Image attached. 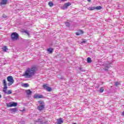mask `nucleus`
<instances>
[{"instance_id": "4468645a", "label": "nucleus", "mask_w": 124, "mask_h": 124, "mask_svg": "<svg viewBox=\"0 0 124 124\" xmlns=\"http://www.w3.org/2000/svg\"><path fill=\"white\" fill-rule=\"evenodd\" d=\"M26 93L27 95H31L32 93V92L31 91V90H26Z\"/></svg>"}, {"instance_id": "aec40b11", "label": "nucleus", "mask_w": 124, "mask_h": 124, "mask_svg": "<svg viewBox=\"0 0 124 124\" xmlns=\"http://www.w3.org/2000/svg\"><path fill=\"white\" fill-rule=\"evenodd\" d=\"M93 62V61L92 60V59H91V58H90V57L87 58L88 63H91V62Z\"/></svg>"}, {"instance_id": "e433bc0d", "label": "nucleus", "mask_w": 124, "mask_h": 124, "mask_svg": "<svg viewBox=\"0 0 124 124\" xmlns=\"http://www.w3.org/2000/svg\"><path fill=\"white\" fill-rule=\"evenodd\" d=\"M22 111H25V109H23Z\"/></svg>"}, {"instance_id": "f704fd0d", "label": "nucleus", "mask_w": 124, "mask_h": 124, "mask_svg": "<svg viewBox=\"0 0 124 124\" xmlns=\"http://www.w3.org/2000/svg\"><path fill=\"white\" fill-rule=\"evenodd\" d=\"M0 98H1V95L0 94Z\"/></svg>"}, {"instance_id": "6ab92c4d", "label": "nucleus", "mask_w": 124, "mask_h": 124, "mask_svg": "<svg viewBox=\"0 0 124 124\" xmlns=\"http://www.w3.org/2000/svg\"><path fill=\"white\" fill-rule=\"evenodd\" d=\"M95 9H96L97 10H101V9H102V7L100 6H97V7L95 6Z\"/></svg>"}, {"instance_id": "1a4fd4ad", "label": "nucleus", "mask_w": 124, "mask_h": 124, "mask_svg": "<svg viewBox=\"0 0 124 124\" xmlns=\"http://www.w3.org/2000/svg\"><path fill=\"white\" fill-rule=\"evenodd\" d=\"M33 98H43V95L40 94H35L34 95Z\"/></svg>"}, {"instance_id": "39448f33", "label": "nucleus", "mask_w": 124, "mask_h": 124, "mask_svg": "<svg viewBox=\"0 0 124 124\" xmlns=\"http://www.w3.org/2000/svg\"><path fill=\"white\" fill-rule=\"evenodd\" d=\"M111 65L112 62H108V63L107 62L106 64L104 65L103 69L105 70V71H108V69H109V68L110 67H112Z\"/></svg>"}, {"instance_id": "dca6fc26", "label": "nucleus", "mask_w": 124, "mask_h": 124, "mask_svg": "<svg viewBox=\"0 0 124 124\" xmlns=\"http://www.w3.org/2000/svg\"><path fill=\"white\" fill-rule=\"evenodd\" d=\"M22 32H24V33H26L27 34V35H28L29 37H30V32H29V31H27V30H24Z\"/></svg>"}, {"instance_id": "b1692460", "label": "nucleus", "mask_w": 124, "mask_h": 124, "mask_svg": "<svg viewBox=\"0 0 124 124\" xmlns=\"http://www.w3.org/2000/svg\"><path fill=\"white\" fill-rule=\"evenodd\" d=\"M46 90L47 92H51L52 91V88H51V87H47L46 88Z\"/></svg>"}, {"instance_id": "0eeeda50", "label": "nucleus", "mask_w": 124, "mask_h": 124, "mask_svg": "<svg viewBox=\"0 0 124 124\" xmlns=\"http://www.w3.org/2000/svg\"><path fill=\"white\" fill-rule=\"evenodd\" d=\"M7 80L8 82H10L11 83H14V79H13V77L11 76H9L7 78Z\"/></svg>"}, {"instance_id": "f3484780", "label": "nucleus", "mask_w": 124, "mask_h": 124, "mask_svg": "<svg viewBox=\"0 0 124 124\" xmlns=\"http://www.w3.org/2000/svg\"><path fill=\"white\" fill-rule=\"evenodd\" d=\"M53 48H49L47 49V51L49 54H52L53 53Z\"/></svg>"}, {"instance_id": "7ed1b4c3", "label": "nucleus", "mask_w": 124, "mask_h": 124, "mask_svg": "<svg viewBox=\"0 0 124 124\" xmlns=\"http://www.w3.org/2000/svg\"><path fill=\"white\" fill-rule=\"evenodd\" d=\"M11 38L13 41L19 40V39H20L19 34L16 32H14L11 34Z\"/></svg>"}, {"instance_id": "f03ea898", "label": "nucleus", "mask_w": 124, "mask_h": 124, "mask_svg": "<svg viewBox=\"0 0 124 124\" xmlns=\"http://www.w3.org/2000/svg\"><path fill=\"white\" fill-rule=\"evenodd\" d=\"M3 92L4 93L7 94H11L12 93V90H10L8 91V92H6L7 90V83H6V80L5 79L3 80Z\"/></svg>"}, {"instance_id": "f8f14e48", "label": "nucleus", "mask_w": 124, "mask_h": 124, "mask_svg": "<svg viewBox=\"0 0 124 124\" xmlns=\"http://www.w3.org/2000/svg\"><path fill=\"white\" fill-rule=\"evenodd\" d=\"M70 5H71V3L70 2L66 3L64 4V8H67V7H68V6H70Z\"/></svg>"}, {"instance_id": "a878e982", "label": "nucleus", "mask_w": 124, "mask_h": 124, "mask_svg": "<svg viewBox=\"0 0 124 124\" xmlns=\"http://www.w3.org/2000/svg\"><path fill=\"white\" fill-rule=\"evenodd\" d=\"M104 91V88L103 87H101L100 89V93H103Z\"/></svg>"}, {"instance_id": "2f4dec72", "label": "nucleus", "mask_w": 124, "mask_h": 124, "mask_svg": "<svg viewBox=\"0 0 124 124\" xmlns=\"http://www.w3.org/2000/svg\"><path fill=\"white\" fill-rule=\"evenodd\" d=\"M79 70H80V71H83L82 68H79Z\"/></svg>"}, {"instance_id": "20e7f679", "label": "nucleus", "mask_w": 124, "mask_h": 124, "mask_svg": "<svg viewBox=\"0 0 124 124\" xmlns=\"http://www.w3.org/2000/svg\"><path fill=\"white\" fill-rule=\"evenodd\" d=\"M38 103H39L40 105L38 107L37 109L39 111H42L45 108V103L41 100L39 101Z\"/></svg>"}, {"instance_id": "c85d7f7f", "label": "nucleus", "mask_w": 124, "mask_h": 124, "mask_svg": "<svg viewBox=\"0 0 124 124\" xmlns=\"http://www.w3.org/2000/svg\"><path fill=\"white\" fill-rule=\"evenodd\" d=\"M14 82H9L8 83V86H11L12 85V84H13Z\"/></svg>"}, {"instance_id": "6e6552de", "label": "nucleus", "mask_w": 124, "mask_h": 124, "mask_svg": "<svg viewBox=\"0 0 124 124\" xmlns=\"http://www.w3.org/2000/svg\"><path fill=\"white\" fill-rule=\"evenodd\" d=\"M46 123L43 122L41 119H38L35 122V124H46Z\"/></svg>"}, {"instance_id": "9d476101", "label": "nucleus", "mask_w": 124, "mask_h": 124, "mask_svg": "<svg viewBox=\"0 0 124 124\" xmlns=\"http://www.w3.org/2000/svg\"><path fill=\"white\" fill-rule=\"evenodd\" d=\"M7 3V0H2L0 2V5H4Z\"/></svg>"}, {"instance_id": "58836bf2", "label": "nucleus", "mask_w": 124, "mask_h": 124, "mask_svg": "<svg viewBox=\"0 0 124 124\" xmlns=\"http://www.w3.org/2000/svg\"><path fill=\"white\" fill-rule=\"evenodd\" d=\"M76 124V123H74V124Z\"/></svg>"}, {"instance_id": "2eb2a0df", "label": "nucleus", "mask_w": 124, "mask_h": 124, "mask_svg": "<svg viewBox=\"0 0 124 124\" xmlns=\"http://www.w3.org/2000/svg\"><path fill=\"white\" fill-rule=\"evenodd\" d=\"M62 123H63V121L62 120V118H60L58 120L57 124H62Z\"/></svg>"}, {"instance_id": "4c0bfd02", "label": "nucleus", "mask_w": 124, "mask_h": 124, "mask_svg": "<svg viewBox=\"0 0 124 124\" xmlns=\"http://www.w3.org/2000/svg\"><path fill=\"white\" fill-rule=\"evenodd\" d=\"M1 28H0V30H1Z\"/></svg>"}, {"instance_id": "9b49d317", "label": "nucleus", "mask_w": 124, "mask_h": 124, "mask_svg": "<svg viewBox=\"0 0 124 124\" xmlns=\"http://www.w3.org/2000/svg\"><path fill=\"white\" fill-rule=\"evenodd\" d=\"M82 33H84V31L82 30H78V32H76V35H81Z\"/></svg>"}, {"instance_id": "c756f323", "label": "nucleus", "mask_w": 124, "mask_h": 124, "mask_svg": "<svg viewBox=\"0 0 124 124\" xmlns=\"http://www.w3.org/2000/svg\"><path fill=\"white\" fill-rule=\"evenodd\" d=\"M86 42H87V41L83 40L82 42H81V43H86Z\"/></svg>"}, {"instance_id": "72a5a7b5", "label": "nucleus", "mask_w": 124, "mask_h": 124, "mask_svg": "<svg viewBox=\"0 0 124 124\" xmlns=\"http://www.w3.org/2000/svg\"><path fill=\"white\" fill-rule=\"evenodd\" d=\"M62 0V1H64V0L65 1L66 0Z\"/></svg>"}, {"instance_id": "412c9836", "label": "nucleus", "mask_w": 124, "mask_h": 124, "mask_svg": "<svg viewBox=\"0 0 124 124\" xmlns=\"http://www.w3.org/2000/svg\"><path fill=\"white\" fill-rule=\"evenodd\" d=\"M2 49L4 51V52H7V50H8L6 46H4Z\"/></svg>"}, {"instance_id": "cd10ccee", "label": "nucleus", "mask_w": 124, "mask_h": 124, "mask_svg": "<svg viewBox=\"0 0 124 124\" xmlns=\"http://www.w3.org/2000/svg\"><path fill=\"white\" fill-rule=\"evenodd\" d=\"M43 87L44 89H46H46H47V88H48L47 86V85H46V84H44L43 85Z\"/></svg>"}, {"instance_id": "5701e85b", "label": "nucleus", "mask_w": 124, "mask_h": 124, "mask_svg": "<svg viewBox=\"0 0 124 124\" xmlns=\"http://www.w3.org/2000/svg\"><path fill=\"white\" fill-rule=\"evenodd\" d=\"M66 27H67L68 28H69L70 27V24H69V22H66L65 23Z\"/></svg>"}, {"instance_id": "bb28decb", "label": "nucleus", "mask_w": 124, "mask_h": 124, "mask_svg": "<svg viewBox=\"0 0 124 124\" xmlns=\"http://www.w3.org/2000/svg\"><path fill=\"white\" fill-rule=\"evenodd\" d=\"M119 85H120V83L118 82H115L114 86L115 87H118V86H119Z\"/></svg>"}, {"instance_id": "a211bd4d", "label": "nucleus", "mask_w": 124, "mask_h": 124, "mask_svg": "<svg viewBox=\"0 0 124 124\" xmlns=\"http://www.w3.org/2000/svg\"><path fill=\"white\" fill-rule=\"evenodd\" d=\"M94 9H95V6L89 7L88 8V10H91V11L94 10Z\"/></svg>"}, {"instance_id": "393cba45", "label": "nucleus", "mask_w": 124, "mask_h": 124, "mask_svg": "<svg viewBox=\"0 0 124 124\" xmlns=\"http://www.w3.org/2000/svg\"><path fill=\"white\" fill-rule=\"evenodd\" d=\"M23 87L25 88H28V87H30V85L28 83L23 84Z\"/></svg>"}, {"instance_id": "473e14b6", "label": "nucleus", "mask_w": 124, "mask_h": 124, "mask_svg": "<svg viewBox=\"0 0 124 124\" xmlns=\"http://www.w3.org/2000/svg\"><path fill=\"white\" fill-rule=\"evenodd\" d=\"M21 123H22V124H25V121H21Z\"/></svg>"}, {"instance_id": "4be33fe9", "label": "nucleus", "mask_w": 124, "mask_h": 124, "mask_svg": "<svg viewBox=\"0 0 124 124\" xmlns=\"http://www.w3.org/2000/svg\"><path fill=\"white\" fill-rule=\"evenodd\" d=\"M48 5L50 7H52L54 5V3H53V2L50 1L48 2Z\"/></svg>"}, {"instance_id": "423d86ee", "label": "nucleus", "mask_w": 124, "mask_h": 124, "mask_svg": "<svg viewBox=\"0 0 124 124\" xmlns=\"http://www.w3.org/2000/svg\"><path fill=\"white\" fill-rule=\"evenodd\" d=\"M18 105L16 102H10L7 104V107H16Z\"/></svg>"}, {"instance_id": "7c9ffc66", "label": "nucleus", "mask_w": 124, "mask_h": 124, "mask_svg": "<svg viewBox=\"0 0 124 124\" xmlns=\"http://www.w3.org/2000/svg\"><path fill=\"white\" fill-rule=\"evenodd\" d=\"M3 18H6V16H5V15H3V16H2Z\"/></svg>"}, {"instance_id": "c9c22d12", "label": "nucleus", "mask_w": 124, "mask_h": 124, "mask_svg": "<svg viewBox=\"0 0 124 124\" xmlns=\"http://www.w3.org/2000/svg\"><path fill=\"white\" fill-rule=\"evenodd\" d=\"M88 0V1H89V2L91 1V0Z\"/></svg>"}, {"instance_id": "ddd939ff", "label": "nucleus", "mask_w": 124, "mask_h": 124, "mask_svg": "<svg viewBox=\"0 0 124 124\" xmlns=\"http://www.w3.org/2000/svg\"><path fill=\"white\" fill-rule=\"evenodd\" d=\"M10 111H11V112H12V113H16V112H17V111H18V109L16 108H11L10 109Z\"/></svg>"}, {"instance_id": "f257e3e1", "label": "nucleus", "mask_w": 124, "mask_h": 124, "mask_svg": "<svg viewBox=\"0 0 124 124\" xmlns=\"http://www.w3.org/2000/svg\"><path fill=\"white\" fill-rule=\"evenodd\" d=\"M36 70H37V68L34 66L28 68L22 75V76L25 77V78H31L35 74Z\"/></svg>"}]
</instances>
